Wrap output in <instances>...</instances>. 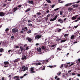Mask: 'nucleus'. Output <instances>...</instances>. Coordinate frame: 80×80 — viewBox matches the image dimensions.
I'll use <instances>...</instances> for the list:
<instances>
[{
	"label": "nucleus",
	"instance_id": "nucleus-1",
	"mask_svg": "<svg viewBox=\"0 0 80 80\" xmlns=\"http://www.w3.org/2000/svg\"><path fill=\"white\" fill-rule=\"evenodd\" d=\"M25 67V66H23L22 67V69L23 70H21V71H22L23 72H25L26 70H28V67Z\"/></svg>",
	"mask_w": 80,
	"mask_h": 80
},
{
	"label": "nucleus",
	"instance_id": "nucleus-2",
	"mask_svg": "<svg viewBox=\"0 0 80 80\" xmlns=\"http://www.w3.org/2000/svg\"><path fill=\"white\" fill-rule=\"evenodd\" d=\"M4 64V68H6V67H8V65H9V62L8 61H5L3 62Z\"/></svg>",
	"mask_w": 80,
	"mask_h": 80
},
{
	"label": "nucleus",
	"instance_id": "nucleus-3",
	"mask_svg": "<svg viewBox=\"0 0 80 80\" xmlns=\"http://www.w3.org/2000/svg\"><path fill=\"white\" fill-rule=\"evenodd\" d=\"M80 1H78L76 2H74L73 3H69L66 4L65 5V6H66V7H68V6H70V5H72V4H73V3H80Z\"/></svg>",
	"mask_w": 80,
	"mask_h": 80
},
{
	"label": "nucleus",
	"instance_id": "nucleus-4",
	"mask_svg": "<svg viewBox=\"0 0 80 80\" xmlns=\"http://www.w3.org/2000/svg\"><path fill=\"white\" fill-rule=\"evenodd\" d=\"M42 35L41 34H39L37 35L35 37V39H40L41 38H42Z\"/></svg>",
	"mask_w": 80,
	"mask_h": 80
},
{
	"label": "nucleus",
	"instance_id": "nucleus-5",
	"mask_svg": "<svg viewBox=\"0 0 80 80\" xmlns=\"http://www.w3.org/2000/svg\"><path fill=\"white\" fill-rule=\"evenodd\" d=\"M12 32L14 33H15L16 32H18V29L16 28H14L12 29Z\"/></svg>",
	"mask_w": 80,
	"mask_h": 80
},
{
	"label": "nucleus",
	"instance_id": "nucleus-6",
	"mask_svg": "<svg viewBox=\"0 0 80 80\" xmlns=\"http://www.w3.org/2000/svg\"><path fill=\"white\" fill-rule=\"evenodd\" d=\"M20 78V76H15L13 77V79L15 80H20L19 78Z\"/></svg>",
	"mask_w": 80,
	"mask_h": 80
},
{
	"label": "nucleus",
	"instance_id": "nucleus-7",
	"mask_svg": "<svg viewBox=\"0 0 80 80\" xmlns=\"http://www.w3.org/2000/svg\"><path fill=\"white\" fill-rule=\"evenodd\" d=\"M78 15H76L72 17L71 18L72 19V20H76L77 18V17H78Z\"/></svg>",
	"mask_w": 80,
	"mask_h": 80
},
{
	"label": "nucleus",
	"instance_id": "nucleus-8",
	"mask_svg": "<svg viewBox=\"0 0 80 80\" xmlns=\"http://www.w3.org/2000/svg\"><path fill=\"white\" fill-rule=\"evenodd\" d=\"M57 15H56L54 17V18L53 19H51L50 20V22H52V21H54L55 20H56V19H57Z\"/></svg>",
	"mask_w": 80,
	"mask_h": 80
},
{
	"label": "nucleus",
	"instance_id": "nucleus-9",
	"mask_svg": "<svg viewBox=\"0 0 80 80\" xmlns=\"http://www.w3.org/2000/svg\"><path fill=\"white\" fill-rule=\"evenodd\" d=\"M30 71L31 72V73H35V71H34V68H30Z\"/></svg>",
	"mask_w": 80,
	"mask_h": 80
},
{
	"label": "nucleus",
	"instance_id": "nucleus-10",
	"mask_svg": "<svg viewBox=\"0 0 80 80\" xmlns=\"http://www.w3.org/2000/svg\"><path fill=\"white\" fill-rule=\"evenodd\" d=\"M20 58H17V59H15V60L13 61L14 63H16V62H18L20 61Z\"/></svg>",
	"mask_w": 80,
	"mask_h": 80
},
{
	"label": "nucleus",
	"instance_id": "nucleus-11",
	"mask_svg": "<svg viewBox=\"0 0 80 80\" xmlns=\"http://www.w3.org/2000/svg\"><path fill=\"white\" fill-rule=\"evenodd\" d=\"M18 9H19V8L16 7V8H14L13 9L12 11L13 12H15Z\"/></svg>",
	"mask_w": 80,
	"mask_h": 80
},
{
	"label": "nucleus",
	"instance_id": "nucleus-12",
	"mask_svg": "<svg viewBox=\"0 0 80 80\" xmlns=\"http://www.w3.org/2000/svg\"><path fill=\"white\" fill-rule=\"evenodd\" d=\"M0 16L1 17H4V16H5V13L3 12H0Z\"/></svg>",
	"mask_w": 80,
	"mask_h": 80
},
{
	"label": "nucleus",
	"instance_id": "nucleus-13",
	"mask_svg": "<svg viewBox=\"0 0 80 80\" xmlns=\"http://www.w3.org/2000/svg\"><path fill=\"white\" fill-rule=\"evenodd\" d=\"M58 22H60V23H63V22H64L63 20L61 19H58Z\"/></svg>",
	"mask_w": 80,
	"mask_h": 80
},
{
	"label": "nucleus",
	"instance_id": "nucleus-14",
	"mask_svg": "<svg viewBox=\"0 0 80 80\" xmlns=\"http://www.w3.org/2000/svg\"><path fill=\"white\" fill-rule=\"evenodd\" d=\"M26 58H27V57H26V56L23 55L22 56V60H25V59H26Z\"/></svg>",
	"mask_w": 80,
	"mask_h": 80
},
{
	"label": "nucleus",
	"instance_id": "nucleus-15",
	"mask_svg": "<svg viewBox=\"0 0 80 80\" xmlns=\"http://www.w3.org/2000/svg\"><path fill=\"white\" fill-rule=\"evenodd\" d=\"M28 3L29 4L33 5V1H29Z\"/></svg>",
	"mask_w": 80,
	"mask_h": 80
},
{
	"label": "nucleus",
	"instance_id": "nucleus-16",
	"mask_svg": "<svg viewBox=\"0 0 80 80\" xmlns=\"http://www.w3.org/2000/svg\"><path fill=\"white\" fill-rule=\"evenodd\" d=\"M28 41H29L30 42H31L32 41V39H31V38H28Z\"/></svg>",
	"mask_w": 80,
	"mask_h": 80
},
{
	"label": "nucleus",
	"instance_id": "nucleus-17",
	"mask_svg": "<svg viewBox=\"0 0 80 80\" xmlns=\"http://www.w3.org/2000/svg\"><path fill=\"white\" fill-rule=\"evenodd\" d=\"M76 63L77 64H79V63H80V59H78L76 62Z\"/></svg>",
	"mask_w": 80,
	"mask_h": 80
},
{
	"label": "nucleus",
	"instance_id": "nucleus-18",
	"mask_svg": "<svg viewBox=\"0 0 80 80\" xmlns=\"http://www.w3.org/2000/svg\"><path fill=\"white\" fill-rule=\"evenodd\" d=\"M63 11H61L60 12V15H63Z\"/></svg>",
	"mask_w": 80,
	"mask_h": 80
},
{
	"label": "nucleus",
	"instance_id": "nucleus-19",
	"mask_svg": "<svg viewBox=\"0 0 80 80\" xmlns=\"http://www.w3.org/2000/svg\"><path fill=\"white\" fill-rule=\"evenodd\" d=\"M62 40V39L61 38H58L56 39V41H57V42H58V41H60V40Z\"/></svg>",
	"mask_w": 80,
	"mask_h": 80
},
{
	"label": "nucleus",
	"instance_id": "nucleus-20",
	"mask_svg": "<svg viewBox=\"0 0 80 80\" xmlns=\"http://www.w3.org/2000/svg\"><path fill=\"white\" fill-rule=\"evenodd\" d=\"M35 65H42V64L40 62H38V63H34Z\"/></svg>",
	"mask_w": 80,
	"mask_h": 80
},
{
	"label": "nucleus",
	"instance_id": "nucleus-21",
	"mask_svg": "<svg viewBox=\"0 0 80 80\" xmlns=\"http://www.w3.org/2000/svg\"><path fill=\"white\" fill-rule=\"evenodd\" d=\"M37 50L38 52H41L42 51V50L41 49V48H38Z\"/></svg>",
	"mask_w": 80,
	"mask_h": 80
},
{
	"label": "nucleus",
	"instance_id": "nucleus-22",
	"mask_svg": "<svg viewBox=\"0 0 80 80\" xmlns=\"http://www.w3.org/2000/svg\"><path fill=\"white\" fill-rule=\"evenodd\" d=\"M73 10V9L71 8H69L68 9V10H69L70 11H72Z\"/></svg>",
	"mask_w": 80,
	"mask_h": 80
},
{
	"label": "nucleus",
	"instance_id": "nucleus-23",
	"mask_svg": "<svg viewBox=\"0 0 80 80\" xmlns=\"http://www.w3.org/2000/svg\"><path fill=\"white\" fill-rule=\"evenodd\" d=\"M4 49L3 48H1L0 49V52H3Z\"/></svg>",
	"mask_w": 80,
	"mask_h": 80
},
{
	"label": "nucleus",
	"instance_id": "nucleus-24",
	"mask_svg": "<svg viewBox=\"0 0 80 80\" xmlns=\"http://www.w3.org/2000/svg\"><path fill=\"white\" fill-rule=\"evenodd\" d=\"M74 37H75L74 35H72L71 37V39H74Z\"/></svg>",
	"mask_w": 80,
	"mask_h": 80
},
{
	"label": "nucleus",
	"instance_id": "nucleus-25",
	"mask_svg": "<svg viewBox=\"0 0 80 80\" xmlns=\"http://www.w3.org/2000/svg\"><path fill=\"white\" fill-rule=\"evenodd\" d=\"M57 50L58 52H59V51H61V50H62V49H60V48H57Z\"/></svg>",
	"mask_w": 80,
	"mask_h": 80
},
{
	"label": "nucleus",
	"instance_id": "nucleus-26",
	"mask_svg": "<svg viewBox=\"0 0 80 80\" xmlns=\"http://www.w3.org/2000/svg\"><path fill=\"white\" fill-rule=\"evenodd\" d=\"M25 29H27V27H24L22 28V30H25Z\"/></svg>",
	"mask_w": 80,
	"mask_h": 80
},
{
	"label": "nucleus",
	"instance_id": "nucleus-27",
	"mask_svg": "<svg viewBox=\"0 0 80 80\" xmlns=\"http://www.w3.org/2000/svg\"><path fill=\"white\" fill-rule=\"evenodd\" d=\"M20 48L21 50V51H23V50H24V48H23V47H20Z\"/></svg>",
	"mask_w": 80,
	"mask_h": 80
},
{
	"label": "nucleus",
	"instance_id": "nucleus-28",
	"mask_svg": "<svg viewBox=\"0 0 80 80\" xmlns=\"http://www.w3.org/2000/svg\"><path fill=\"white\" fill-rule=\"evenodd\" d=\"M68 35H69V34H65L64 35V37H68Z\"/></svg>",
	"mask_w": 80,
	"mask_h": 80
},
{
	"label": "nucleus",
	"instance_id": "nucleus-29",
	"mask_svg": "<svg viewBox=\"0 0 80 80\" xmlns=\"http://www.w3.org/2000/svg\"><path fill=\"white\" fill-rule=\"evenodd\" d=\"M59 1V3H64V1H61V0H59L58 1Z\"/></svg>",
	"mask_w": 80,
	"mask_h": 80
},
{
	"label": "nucleus",
	"instance_id": "nucleus-30",
	"mask_svg": "<svg viewBox=\"0 0 80 80\" xmlns=\"http://www.w3.org/2000/svg\"><path fill=\"white\" fill-rule=\"evenodd\" d=\"M30 8H29L28 9L26 10L25 11V12H29V11H30Z\"/></svg>",
	"mask_w": 80,
	"mask_h": 80
},
{
	"label": "nucleus",
	"instance_id": "nucleus-31",
	"mask_svg": "<svg viewBox=\"0 0 80 80\" xmlns=\"http://www.w3.org/2000/svg\"><path fill=\"white\" fill-rule=\"evenodd\" d=\"M66 42V40H62L61 41V43H63L64 42Z\"/></svg>",
	"mask_w": 80,
	"mask_h": 80
},
{
	"label": "nucleus",
	"instance_id": "nucleus-32",
	"mask_svg": "<svg viewBox=\"0 0 80 80\" xmlns=\"http://www.w3.org/2000/svg\"><path fill=\"white\" fill-rule=\"evenodd\" d=\"M78 26H79V25H78L76 26H74V28H77V27H78Z\"/></svg>",
	"mask_w": 80,
	"mask_h": 80
},
{
	"label": "nucleus",
	"instance_id": "nucleus-33",
	"mask_svg": "<svg viewBox=\"0 0 80 80\" xmlns=\"http://www.w3.org/2000/svg\"><path fill=\"white\" fill-rule=\"evenodd\" d=\"M47 2L48 3H51L52 2L50 0H48Z\"/></svg>",
	"mask_w": 80,
	"mask_h": 80
},
{
	"label": "nucleus",
	"instance_id": "nucleus-34",
	"mask_svg": "<svg viewBox=\"0 0 80 80\" xmlns=\"http://www.w3.org/2000/svg\"><path fill=\"white\" fill-rule=\"evenodd\" d=\"M42 50H45V46H42Z\"/></svg>",
	"mask_w": 80,
	"mask_h": 80
},
{
	"label": "nucleus",
	"instance_id": "nucleus-35",
	"mask_svg": "<svg viewBox=\"0 0 80 80\" xmlns=\"http://www.w3.org/2000/svg\"><path fill=\"white\" fill-rule=\"evenodd\" d=\"M28 33H32V31L30 30L28 31L27 32Z\"/></svg>",
	"mask_w": 80,
	"mask_h": 80
},
{
	"label": "nucleus",
	"instance_id": "nucleus-36",
	"mask_svg": "<svg viewBox=\"0 0 80 80\" xmlns=\"http://www.w3.org/2000/svg\"><path fill=\"white\" fill-rule=\"evenodd\" d=\"M21 7H22V5H19L17 7L18 8H21Z\"/></svg>",
	"mask_w": 80,
	"mask_h": 80
},
{
	"label": "nucleus",
	"instance_id": "nucleus-37",
	"mask_svg": "<svg viewBox=\"0 0 80 80\" xmlns=\"http://www.w3.org/2000/svg\"><path fill=\"white\" fill-rule=\"evenodd\" d=\"M10 52H12V50H9L8 51V52L9 53V54L10 53Z\"/></svg>",
	"mask_w": 80,
	"mask_h": 80
},
{
	"label": "nucleus",
	"instance_id": "nucleus-38",
	"mask_svg": "<svg viewBox=\"0 0 80 80\" xmlns=\"http://www.w3.org/2000/svg\"><path fill=\"white\" fill-rule=\"evenodd\" d=\"M8 30H9V29L8 28H7L5 30V31L6 32H7L8 31Z\"/></svg>",
	"mask_w": 80,
	"mask_h": 80
},
{
	"label": "nucleus",
	"instance_id": "nucleus-39",
	"mask_svg": "<svg viewBox=\"0 0 80 80\" xmlns=\"http://www.w3.org/2000/svg\"><path fill=\"white\" fill-rule=\"evenodd\" d=\"M37 15H41V13H40V12H38L37 13Z\"/></svg>",
	"mask_w": 80,
	"mask_h": 80
},
{
	"label": "nucleus",
	"instance_id": "nucleus-40",
	"mask_svg": "<svg viewBox=\"0 0 80 80\" xmlns=\"http://www.w3.org/2000/svg\"><path fill=\"white\" fill-rule=\"evenodd\" d=\"M59 10V8H58L56 9H54V11H57V10Z\"/></svg>",
	"mask_w": 80,
	"mask_h": 80
},
{
	"label": "nucleus",
	"instance_id": "nucleus-41",
	"mask_svg": "<svg viewBox=\"0 0 80 80\" xmlns=\"http://www.w3.org/2000/svg\"><path fill=\"white\" fill-rule=\"evenodd\" d=\"M14 38H15V36H12L11 37V38H12V39H13Z\"/></svg>",
	"mask_w": 80,
	"mask_h": 80
},
{
	"label": "nucleus",
	"instance_id": "nucleus-42",
	"mask_svg": "<svg viewBox=\"0 0 80 80\" xmlns=\"http://www.w3.org/2000/svg\"><path fill=\"white\" fill-rule=\"evenodd\" d=\"M74 65V63H72L69 66V67H70L71 66H72V65Z\"/></svg>",
	"mask_w": 80,
	"mask_h": 80
},
{
	"label": "nucleus",
	"instance_id": "nucleus-43",
	"mask_svg": "<svg viewBox=\"0 0 80 80\" xmlns=\"http://www.w3.org/2000/svg\"><path fill=\"white\" fill-rule=\"evenodd\" d=\"M48 67H50V68H52L53 66H48Z\"/></svg>",
	"mask_w": 80,
	"mask_h": 80
},
{
	"label": "nucleus",
	"instance_id": "nucleus-44",
	"mask_svg": "<svg viewBox=\"0 0 80 80\" xmlns=\"http://www.w3.org/2000/svg\"><path fill=\"white\" fill-rule=\"evenodd\" d=\"M45 20L46 21H47V20H48V17H46L45 18Z\"/></svg>",
	"mask_w": 80,
	"mask_h": 80
},
{
	"label": "nucleus",
	"instance_id": "nucleus-45",
	"mask_svg": "<svg viewBox=\"0 0 80 80\" xmlns=\"http://www.w3.org/2000/svg\"><path fill=\"white\" fill-rule=\"evenodd\" d=\"M55 4H54V5H52L51 6V7H52V8H54V7H55Z\"/></svg>",
	"mask_w": 80,
	"mask_h": 80
},
{
	"label": "nucleus",
	"instance_id": "nucleus-46",
	"mask_svg": "<svg viewBox=\"0 0 80 80\" xmlns=\"http://www.w3.org/2000/svg\"><path fill=\"white\" fill-rule=\"evenodd\" d=\"M63 65L62 64L61 65V66L60 67V68H63Z\"/></svg>",
	"mask_w": 80,
	"mask_h": 80
},
{
	"label": "nucleus",
	"instance_id": "nucleus-47",
	"mask_svg": "<svg viewBox=\"0 0 80 80\" xmlns=\"http://www.w3.org/2000/svg\"><path fill=\"white\" fill-rule=\"evenodd\" d=\"M28 49H29V48H28V47H26V50H28Z\"/></svg>",
	"mask_w": 80,
	"mask_h": 80
},
{
	"label": "nucleus",
	"instance_id": "nucleus-48",
	"mask_svg": "<svg viewBox=\"0 0 80 80\" xmlns=\"http://www.w3.org/2000/svg\"><path fill=\"white\" fill-rule=\"evenodd\" d=\"M72 75H76V74L75 73H72Z\"/></svg>",
	"mask_w": 80,
	"mask_h": 80
},
{
	"label": "nucleus",
	"instance_id": "nucleus-49",
	"mask_svg": "<svg viewBox=\"0 0 80 80\" xmlns=\"http://www.w3.org/2000/svg\"><path fill=\"white\" fill-rule=\"evenodd\" d=\"M28 26H30V27H31V26H32V24L31 23L28 24Z\"/></svg>",
	"mask_w": 80,
	"mask_h": 80
},
{
	"label": "nucleus",
	"instance_id": "nucleus-50",
	"mask_svg": "<svg viewBox=\"0 0 80 80\" xmlns=\"http://www.w3.org/2000/svg\"><path fill=\"white\" fill-rule=\"evenodd\" d=\"M64 40H66V41L67 40V37L65 38Z\"/></svg>",
	"mask_w": 80,
	"mask_h": 80
},
{
	"label": "nucleus",
	"instance_id": "nucleus-51",
	"mask_svg": "<svg viewBox=\"0 0 80 80\" xmlns=\"http://www.w3.org/2000/svg\"><path fill=\"white\" fill-rule=\"evenodd\" d=\"M15 48H19V46H16L15 47Z\"/></svg>",
	"mask_w": 80,
	"mask_h": 80
},
{
	"label": "nucleus",
	"instance_id": "nucleus-52",
	"mask_svg": "<svg viewBox=\"0 0 80 80\" xmlns=\"http://www.w3.org/2000/svg\"><path fill=\"white\" fill-rule=\"evenodd\" d=\"M51 15L50 14H49L47 15V17H50Z\"/></svg>",
	"mask_w": 80,
	"mask_h": 80
},
{
	"label": "nucleus",
	"instance_id": "nucleus-53",
	"mask_svg": "<svg viewBox=\"0 0 80 80\" xmlns=\"http://www.w3.org/2000/svg\"><path fill=\"white\" fill-rule=\"evenodd\" d=\"M23 77H24L23 76H20V78H21V79L23 78Z\"/></svg>",
	"mask_w": 80,
	"mask_h": 80
},
{
	"label": "nucleus",
	"instance_id": "nucleus-54",
	"mask_svg": "<svg viewBox=\"0 0 80 80\" xmlns=\"http://www.w3.org/2000/svg\"><path fill=\"white\" fill-rule=\"evenodd\" d=\"M78 33H79V32L78 31H77V32H76V34L77 35H78Z\"/></svg>",
	"mask_w": 80,
	"mask_h": 80
},
{
	"label": "nucleus",
	"instance_id": "nucleus-55",
	"mask_svg": "<svg viewBox=\"0 0 80 80\" xmlns=\"http://www.w3.org/2000/svg\"><path fill=\"white\" fill-rule=\"evenodd\" d=\"M72 72V71L71 70L68 71V73H70V72Z\"/></svg>",
	"mask_w": 80,
	"mask_h": 80
},
{
	"label": "nucleus",
	"instance_id": "nucleus-56",
	"mask_svg": "<svg viewBox=\"0 0 80 80\" xmlns=\"http://www.w3.org/2000/svg\"><path fill=\"white\" fill-rule=\"evenodd\" d=\"M55 47V45L54 44L52 45L51 46L52 48H53V47Z\"/></svg>",
	"mask_w": 80,
	"mask_h": 80
},
{
	"label": "nucleus",
	"instance_id": "nucleus-57",
	"mask_svg": "<svg viewBox=\"0 0 80 80\" xmlns=\"http://www.w3.org/2000/svg\"><path fill=\"white\" fill-rule=\"evenodd\" d=\"M61 31H62V29H59L58 30V32H61Z\"/></svg>",
	"mask_w": 80,
	"mask_h": 80
},
{
	"label": "nucleus",
	"instance_id": "nucleus-58",
	"mask_svg": "<svg viewBox=\"0 0 80 80\" xmlns=\"http://www.w3.org/2000/svg\"><path fill=\"white\" fill-rule=\"evenodd\" d=\"M31 22V20H28V23H30V22Z\"/></svg>",
	"mask_w": 80,
	"mask_h": 80
},
{
	"label": "nucleus",
	"instance_id": "nucleus-59",
	"mask_svg": "<svg viewBox=\"0 0 80 80\" xmlns=\"http://www.w3.org/2000/svg\"><path fill=\"white\" fill-rule=\"evenodd\" d=\"M77 42H77V41H75V42H74L73 43H74V44H75V43H77Z\"/></svg>",
	"mask_w": 80,
	"mask_h": 80
},
{
	"label": "nucleus",
	"instance_id": "nucleus-60",
	"mask_svg": "<svg viewBox=\"0 0 80 80\" xmlns=\"http://www.w3.org/2000/svg\"><path fill=\"white\" fill-rule=\"evenodd\" d=\"M5 79L4 77L2 78V80H4Z\"/></svg>",
	"mask_w": 80,
	"mask_h": 80
},
{
	"label": "nucleus",
	"instance_id": "nucleus-61",
	"mask_svg": "<svg viewBox=\"0 0 80 80\" xmlns=\"http://www.w3.org/2000/svg\"><path fill=\"white\" fill-rule=\"evenodd\" d=\"M27 75V74L25 73L23 75L24 77H25V76H26V75Z\"/></svg>",
	"mask_w": 80,
	"mask_h": 80
},
{
	"label": "nucleus",
	"instance_id": "nucleus-62",
	"mask_svg": "<svg viewBox=\"0 0 80 80\" xmlns=\"http://www.w3.org/2000/svg\"><path fill=\"white\" fill-rule=\"evenodd\" d=\"M68 67V65H66L65 66V68H67Z\"/></svg>",
	"mask_w": 80,
	"mask_h": 80
},
{
	"label": "nucleus",
	"instance_id": "nucleus-63",
	"mask_svg": "<svg viewBox=\"0 0 80 80\" xmlns=\"http://www.w3.org/2000/svg\"><path fill=\"white\" fill-rule=\"evenodd\" d=\"M58 78V76H56L55 78H54L55 79H56V78Z\"/></svg>",
	"mask_w": 80,
	"mask_h": 80
},
{
	"label": "nucleus",
	"instance_id": "nucleus-64",
	"mask_svg": "<svg viewBox=\"0 0 80 80\" xmlns=\"http://www.w3.org/2000/svg\"><path fill=\"white\" fill-rule=\"evenodd\" d=\"M62 77H65V73H62Z\"/></svg>",
	"mask_w": 80,
	"mask_h": 80
}]
</instances>
